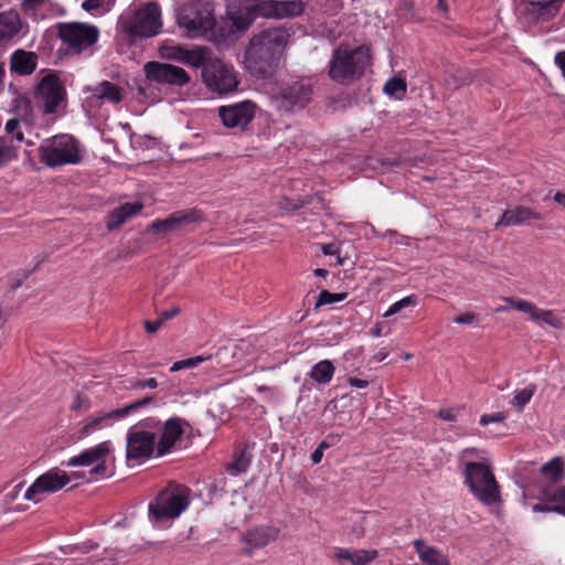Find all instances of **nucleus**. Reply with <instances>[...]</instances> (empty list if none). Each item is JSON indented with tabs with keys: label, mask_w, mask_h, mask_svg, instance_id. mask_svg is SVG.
<instances>
[{
	"label": "nucleus",
	"mask_w": 565,
	"mask_h": 565,
	"mask_svg": "<svg viewBox=\"0 0 565 565\" xmlns=\"http://www.w3.org/2000/svg\"><path fill=\"white\" fill-rule=\"evenodd\" d=\"M65 95V88L55 74L45 75L35 88V98L43 114H54Z\"/></svg>",
	"instance_id": "nucleus-14"
},
{
	"label": "nucleus",
	"mask_w": 565,
	"mask_h": 565,
	"mask_svg": "<svg viewBox=\"0 0 565 565\" xmlns=\"http://www.w3.org/2000/svg\"><path fill=\"white\" fill-rule=\"evenodd\" d=\"M158 386V382L153 377L145 379V380H135L131 382V388L134 390H145V388H156Z\"/></svg>",
	"instance_id": "nucleus-49"
},
{
	"label": "nucleus",
	"mask_w": 565,
	"mask_h": 565,
	"mask_svg": "<svg viewBox=\"0 0 565 565\" xmlns=\"http://www.w3.org/2000/svg\"><path fill=\"white\" fill-rule=\"evenodd\" d=\"M371 65L370 49L360 45L353 50L339 46L333 50L329 62V77L342 85L360 79Z\"/></svg>",
	"instance_id": "nucleus-4"
},
{
	"label": "nucleus",
	"mask_w": 565,
	"mask_h": 565,
	"mask_svg": "<svg viewBox=\"0 0 565 565\" xmlns=\"http://www.w3.org/2000/svg\"><path fill=\"white\" fill-rule=\"evenodd\" d=\"M214 4L210 0H192L178 13V24L186 29L191 38L211 31L215 25Z\"/></svg>",
	"instance_id": "nucleus-8"
},
{
	"label": "nucleus",
	"mask_w": 565,
	"mask_h": 565,
	"mask_svg": "<svg viewBox=\"0 0 565 565\" xmlns=\"http://www.w3.org/2000/svg\"><path fill=\"white\" fill-rule=\"evenodd\" d=\"M478 451L476 448H466L459 455V459L463 463L465 484L478 501L484 505H492L500 500V487L491 471L490 463L486 459L481 461L465 460Z\"/></svg>",
	"instance_id": "nucleus-3"
},
{
	"label": "nucleus",
	"mask_w": 565,
	"mask_h": 565,
	"mask_svg": "<svg viewBox=\"0 0 565 565\" xmlns=\"http://www.w3.org/2000/svg\"><path fill=\"white\" fill-rule=\"evenodd\" d=\"M249 459L244 455V454H241L234 462H232L228 467H227V470L230 472V475L232 476H236V475H239L242 472H245L249 466Z\"/></svg>",
	"instance_id": "nucleus-42"
},
{
	"label": "nucleus",
	"mask_w": 565,
	"mask_h": 565,
	"mask_svg": "<svg viewBox=\"0 0 565 565\" xmlns=\"http://www.w3.org/2000/svg\"><path fill=\"white\" fill-rule=\"evenodd\" d=\"M22 487H23L22 482H20L18 484H15L14 487H12V489L6 493L7 501L14 500L19 495Z\"/></svg>",
	"instance_id": "nucleus-56"
},
{
	"label": "nucleus",
	"mask_w": 565,
	"mask_h": 565,
	"mask_svg": "<svg viewBox=\"0 0 565 565\" xmlns=\"http://www.w3.org/2000/svg\"><path fill=\"white\" fill-rule=\"evenodd\" d=\"M328 274H329V271L327 269H324V268H317L315 270V275L318 276V277L324 278V277L328 276Z\"/></svg>",
	"instance_id": "nucleus-63"
},
{
	"label": "nucleus",
	"mask_w": 565,
	"mask_h": 565,
	"mask_svg": "<svg viewBox=\"0 0 565 565\" xmlns=\"http://www.w3.org/2000/svg\"><path fill=\"white\" fill-rule=\"evenodd\" d=\"M505 419V416L502 413L495 414H484L480 417V425L487 426L493 423H502Z\"/></svg>",
	"instance_id": "nucleus-50"
},
{
	"label": "nucleus",
	"mask_w": 565,
	"mask_h": 565,
	"mask_svg": "<svg viewBox=\"0 0 565 565\" xmlns=\"http://www.w3.org/2000/svg\"><path fill=\"white\" fill-rule=\"evenodd\" d=\"M279 533V527L271 524H263L249 529L242 537V542L246 545L244 554L252 556L255 550L263 548L276 541Z\"/></svg>",
	"instance_id": "nucleus-21"
},
{
	"label": "nucleus",
	"mask_w": 565,
	"mask_h": 565,
	"mask_svg": "<svg viewBox=\"0 0 565 565\" xmlns=\"http://www.w3.org/2000/svg\"><path fill=\"white\" fill-rule=\"evenodd\" d=\"M540 218V214L535 213L530 207L516 206L514 209L507 210L495 223V227L523 225L530 220Z\"/></svg>",
	"instance_id": "nucleus-24"
},
{
	"label": "nucleus",
	"mask_w": 565,
	"mask_h": 565,
	"mask_svg": "<svg viewBox=\"0 0 565 565\" xmlns=\"http://www.w3.org/2000/svg\"><path fill=\"white\" fill-rule=\"evenodd\" d=\"M553 512L565 515V487H559L548 494Z\"/></svg>",
	"instance_id": "nucleus-36"
},
{
	"label": "nucleus",
	"mask_w": 565,
	"mask_h": 565,
	"mask_svg": "<svg viewBox=\"0 0 565 565\" xmlns=\"http://www.w3.org/2000/svg\"><path fill=\"white\" fill-rule=\"evenodd\" d=\"M179 313L178 308H172L170 310H166L161 312V317L159 319H163V321L169 320L173 317H175Z\"/></svg>",
	"instance_id": "nucleus-59"
},
{
	"label": "nucleus",
	"mask_w": 565,
	"mask_h": 565,
	"mask_svg": "<svg viewBox=\"0 0 565 565\" xmlns=\"http://www.w3.org/2000/svg\"><path fill=\"white\" fill-rule=\"evenodd\" d=\"M30 33L29 22L14 9L0 12V46L24 39Z\"/></svg>",
	"instance_id": "nucleus-18"
},
{
	"label": "nucleus",
	"mask_w": 565,
	"mask_h": 565,
	"mask_svg": "<svg viewBox=\"0 0 565 565\" xmlns=\"http://www.w3.org/2000/svg\"><path fill=\"white\" fill-rule=\"evenodd\" d=\"M551 508H552V505L547 501V503H545V504H541V503L534 504L532 510H533V512H553V510Z\"/></svg>",
	"instance_id": "nucleus-58"
},
{
	"label": "nucleus",
	"mask_w": 565,
	"mask_h": 565,
	"mask_svg": "<svg viewBox=\"0 0 565 565\" xmlns=\"http://www.w3.org/2000/svg\"><path fill=\"white\" fill-rule=\"evenodd\" d=\"M147 79L158 84H168L172 86H185L190 83L189 74L180 66L161 62H148L145 64Z\"/></svg>",
	"instance_id": "nucleus-16"
},
{
	"label": "nucleus",
	"mask_w": 565,
	"mask_h": 565,
	"mask_svg": "<svg viewBox=\"0 0 565 565\" xmlns=\"http://www.w3.org/2000/svg\"><path fill=\"white\" fill-rule=\"evenodd\" d=\"M290 33L284 26L267 28L255 33L244 52V65L256 78H268L280 64Z\"/></svg>",
	"instance_id": "nucleus-1"
},
{
	"label": "nucleus",
	"mask_w": 565,
	"mask_h": 565,
	"mask_svg": "<svg viewBox=\"0 0 565 565\" xmlns=\"http://www.w3.org/2000/svg\"><path fill=\"white\" fill-rule=\"evenodd\" d=\"M174 214L180 228L190 224L202 223L205 220L203 212L196 207L179 210Z\"/></svg>",
	"instance_id": "nucleus-31"
},
{
	"label": "nucleus",
	"mask_w": 565,
	"mask_h": 565,
	"mask_svg": "<svg viewBox=\"0 0 565 565\" xmlns=\"http://www.w3.org/2000/svg\"><path fill=\"white\" fill-rule=\"evenodd\" d=\"M312 98L309 79H300L284 85L279 93L280 107L287 111L303 109Z\"/></svg>",
	"instance_id": "nucleus-17"
},
{
	"label": "nucleus",
	"mask_w": 565,
	"mask_h": 565,
	"mask_svg": "<svg viewBox=\"0 0 565 565\" xmlns=\"http://www.w3.org/2000/svg\"><path fill=\"white\" fill-rule=\"evenodd\" d=\"M191 490L180 483L169 482L148 505L153 524L178 519L190 505Z\"/></svg>",
	"instance_id": "nucleus-5"
},
{
	"label": "nucleus",
	"mask_w": 565,
	"mask_h": 565,
	"mask_svg": "<svg viewBox=\"0 0 565 565\" xmlns=\"http://www.w3.org/2000/svg\"><path fill=\"white\" fill-rule=\"evenodd\" d=\"M211 359V355H198L184 360H180L174 362L171 367L170 372H178L185 369H192L200 365L202 362H205Z\"/></svg>",
	"instance_id": "nucleus-37"
},
{
	"label": "nucleus",
	"mask_w": 565,
	"mask_h": 565,
	"mask_svg": "<svg viewBox=\"0 0 565 565\" xmlns=\"http://www.w3.org/2000/svg\"><path fill=\"white\" fill-rule=\"evenodd\" d=\"M323 458V454L320 451V449L316 448L315 451L311 454V460L315 465L321 462Z\"/></svg>",
	"instance_id": "nucleus-61"
},
{
	"label": "nucleus",
	"mask_w": 565,
	"mask_h": 565,
	"mask_svg": "<svg viewBox=\"0 0 565 565\" xmlns=\"http://www.w3.org/2000/svg\"><path fill=\"white\" fill-rule=\"evenodd\" d=\"M113 452L111 441L106 440L94 447L87 448L68 460L63 461L66 467H88L89 473L94 476H107V461Z\"/></svg>",
	"instance_id": "nucleus-11"
},
{
	"label": "nucleus",
	"mask_w": 565,
	"mask_h": 565,
	"mask_svg": "<svg viewBox=\"0 0 565 565\" xmlns=\"http://www.w3.org/2000/svg\"><path fill=\"white\" fill-rule=\"evenodd\" d=\"M256 105L250 100H244L218 108L223 124L230 128L244 129L254 118Z\"/></svg>",
	"instance_id": "nucleus-20"
},
{
	"label": "nucleus",
	"mask_w": 565,
	"mask_h": 565,
	"mask_svg": "<svg viewBox=\"0 0 565 565\" xmlns=\"http://www.w3.org/2000/svg\"><path fill=\"white\" fill-rule=\"evenodd\" d=\"M142 207L143 205L140 202L125 203L118 206V209L121 211L126 220L139 213L142 210Z\"/></svg>",
	"instance_id": "nucleus-47"
},
{
	"label": "nucleus",
	"mask_w": 565,
	"mask_h": 565,
	"mask_svg": "<svg viewBox=\"0 0 565 565\" xmlns=\"http://www.w3.org/2000/svg\"><path fill=\"white\" fill-rule=\"evenodd\" d=\"M554 201L562 205L565 209V193L564 192H556L554 194Z\"/></svg>",
	"instance_id": "nucleus-62"
},
{
	"label": "nucleus",
	"mask_w": 565,
	"mask_h": 565,
	"mask_svg": "<svg viewBox=\"0 0 565 565\" xmlns=\"http://www.w3.org/2000/svg\"><path fill=\"white\" fill-rule=\"evenodd\" d=\"M457 411L454 408L439 411V417L446 422H454L457 418Z\"/></svg>",
	"instance_id": "nucleus-54"
},
{
	"label": "nucleus",
	"mask_w": 565,
	"mask_h": 565,
	"mask_svg": "<svg viewBox=\"0 0 565 565\" xmlns=\"http://www.w3.org/2000/svg\"><path fill=\"white\" fill-rule=\"evenodd\" d=\"M163 323V319H157L153 321H146L145 329L148 333L157 332Z\"/></svg>",
	"instance_id": "nucleus-55"
},
{
	"label": "nucleus",
	"mask_w": 565,
	"mask_h": 565,
	"mask_svg": "<svg viewBox=\"0 0 565 565\" xmlns=\"http://www.w3.org/2000/svg\"><path fill=\"white\" fill-rule=\"evenodd\" d=\"M348 297L347 292H330L328 290H322L319 294V298L317 301V307L324 306V305H332L335 302L343 301Z\"/></svg>",
	"instance_id": "nucleus-39"
},
{
	"label": "nucleus",
	"mask_w": 565,
	"mask_h": 565,
	"mask_svg": "<svg viewBox=\"0 0 565 565\" xmlns=\"http://www.w3.org/2000/svg\"><path fill=\"white\" fill-rule=\"evenodd\" d=\"M414 548L419 559L426 565H450L447 556L440 550L426 544L423 540H415Z\"/></svg>",
	"instance_id": "nucleus-27"
},
{
	"label": "nucleus",
	"mask_w": 565,
	"mask_h": 565,
	"mask_svg": "<svg viewBox=\"0 0 565 565\" xmlns=\"http://www.w3.org/2000/svg\"><path fill=\"white\" fill-rule=\"evenodd\" d=\"M158 427V419L146 418L131 426L126 435L127 460L142 461L149 459L154 450L156 433L152 428Z\"/></svg>",
	"instance_id": "nucleus-7"
},
{
	"label": "nucleus",
	"mask_w": 565,
	"mask_h": 565,
	"mask_svg": "<svg viewBox=\"0 0 565 565\" xmlns=\"http://www.w3.org/2000/svg\"><path fill=\"white\" fill-rule=\"evenodd\" d=\"M153 397L148 396L132 402L125 407L116 408L109 412H98L84 420L82 431L84 435H90L96 430L111 426L115 422L121 420L141 407L152 403Z\"/></svg>",
	"instance_id": "nucleus-13"
},
{
	"label": "nucleus",
	"mask_w": 565,
	"mask_h": 565,
	"mask_svg": "<svg viewBox=\"0 0 565 565\" xmlns=\"http://www.w3.org/2000/svg\"><path fill=\"white\" fill-rule=\"evenodd\" d=\"M505 301L510 305L511 308L527 313L531 321L537 323L540 308L534 303L520 298H507Z\"/></svg>",
	"instance_id": "nucleus-32"
},
{
	"label": "nucleus",
	"mask_w": 565,
	"mask_h": 565,
	"mask_svg": "<svg viewBox=\"0 0 565 565\" xmlns=\"http://www.w3.org/2000/svg\"><path fill=\"white\" fill-rule=\"evenodd\" d=\"M477 316L472 312H467L463 315H460L454 319V321L458 324H471L475 322Z\"/></svg>",
	"instance_id": "nucleus-52"
},
{
	"label": "nucleus",
	"mask_w": 565,
	"mask_h": 565,
	"mask_svg": "<svg viewBox=\"0 0 565 565\" xmlns=\"http://www.w3.org/2000/svg\"><path fill=\"white\" fill-rule=\"evenodd\" d=\"M537 326H548L554 329H561L563 326L562 319L553 310L541 309L539 312Z\"/></svg>",
	"instance_id": "nucleus-35"
},
{
	"label": "nucleus",
	"mask_w": 565,
	"mask_h": 565,
	"mask_svg": "<svg viewBox=\"0 0 565 565\" xmlns=\"http://www.w3.org/2000/svg\"><path fill=\"white\" fill-rule=\"evenodd\" d=\"M94 95L109 103L118 104L122 99V89L109 81H103L94 89Z\"/></svg>",
	"instance_id": "nucleus-29"
},
{
	"label": "nucleus",
	"mask_w": 565,
	"mask_h": 565,
	"mask_svg": "<svg viewBox=\"0 0 565 565\" xmlns=\"http://www.w3.org/2000/svg\"><path fill=\"white\" fill-rule=\"evenodd\" d=\"M563 2L564 0H548L543 3H539L540 13L554 15L559 11Z\"/></svg>",
	"instance_id": "nucleus-45"
},
{
	"label": "nucleus",
	"mask_w": 565,
	"mask_h": 565,
	"mask_svg": "<svg viewBox=\"0 0 565 565\" xmlns=\"http://www.w3.org/2000/svg\"><path fill=\"white\" fill-rule=\"evenodd\" d=\"M407 92V84L405 78L401 77H391L388 78L384 86L383 93L391 97H396L401 99Z\"/></svg>",
	"instance_id": "nucleus-34"
},
{
	"label": "nucleus",
	"mask_w": 565,
	"mask_h": 565,
	"mask_svg": "<svg viewBox=\"0 0 565 565\" xmlns=\"http://www.w3.org/2000/svg\"><path fill=\"white\" fill-rule=\"evenodd\" d=\"M38 61L35 52L19 49L10 56V71L20 76L31 75L36 70Z\"/></svg>",
	"instance_id": "nucleus-22"
},
{
	"label": "nucleus",
	"mask_w": 565,
	"mask_h": 565,
	"mask_svg": "<svg viewBox=\"0 0 565 565\" xmlns=\"http://www.w3.org/2000/svg\"><path fill=\"white\" fill-rule=\"evenodd\" d=\"M335 372V367L330 360H322L316 363L310 372L309 377L318 384H328Z\"/></svg>",
	"instance_id": "nucleus-28"
},
{
	"label": "nucleus",
	"mask_w": 565,
	"mask_h": 565,
	"mask_svg": "<svg viewBox=\"0 0 565 565\" xmlns=\"http://www.w3.org/2000/svg\"><path fill=\"white\" fill-rule=\"evenodd\" d=\"M17 156V149L12 143H0V167L11 161Z\"/></svg>",
	"instance_id": "nucleus-46"
},
{
	"label": "nucleus",
	"mask_w": 565,
	"mask_h": 565,
	"mask_svg": "<svg viewBox=\"0 0 565 565\" xmlns=\"http://www.w3.org/2000/svg\"><path fill=\"white\" fill-rule=\"evenodd\" d=\"M554 63L561 70L563 77L565 78V50L559 51L554 56Z\"/></svg>",
	"instance_id": "nucleus-53"
},
{
	"label": "nucleus",
	"mask_w": 565,
	"mask_h": 565,
	"mask_svg": "<svg viewBox=\"0 0 565 565\" xmlns=\"http://www.w3.org/2000/svg\"><path fill=\"white\" fill-rule=\"evenodd\" d=\"M20 120L18 118L9 119L6 124L8 134H14L17 141H24L23 132L19 130Z\"/></svg>",
	"instance_id": "nucleus-48"
},
{
	"label": "nucleus",
	"mask_w": 565,
	"mask_h": 565,
	"mask_svg": "<svg viewBox=\"0 0 565 565\" xmlns=\"http://www.w3.org/2000/svg\"><path fill=\"white\" fill-rule=\"evenodd\" d=\"M340 440V435H329L326 440H322L318 445V449L323 454L324 450L329 449Z\"/></svg>",
	"instance_id": "nucleus-51"
},
{
	"label": "nucleus",
	"mask_w": 565,
	"mask_h": 565,
	"mask_svg": "<svg viewBox=\"0 0 565 565\" xmlns=\"http://www.w3.org/2000/svg\"><path fill=\"white\" fill-rule=\"evenodd\" d=\"M167 57L180 61L184 64L201 67L203 70L204 64L207 62L206 53L207 50L202 46H196L192 50H188L181 46H173L169 49Z\"/></svg>",
	"instance_id": "nucleus-23"
},
{
	"label": "nucleus",
	"mask_w": 565,
	"mask_h": 565,
	"mask_svg": "<svg viewBox=\"0 0 565 565\" xmlns=\"http://www.w3.org/2000/svg\"><path fill=\"white\" fill-rule=\"evenodd\" d=\"M126 217L121 213V211L116 207L111 211V213L108 215L106 221V226L109 231L118 228L121 224L126 222Z\"/></svg>",
	"instance_id": "nucleus-43"
},
{
	"label": "nucleus",
	"mask_w": 565,
	"mask_h": 565,
	"mask_svg": "<svg viewBox=\"0 0 565 565\" xmlns=\"http://www.w3.org/2000/svg\"><path fill=\"white\" fill-rule=\"evenodd\" d=\"M178 230H180V226L178 224V220L175 217L174 212L171 213L168 217H166L163 220H160V218L154 220L149 225V231H151L153 233L168 234V233L175 232Z\"/></svg>",
	"instance_id": "nucleus-33"
},
{
	"label": "nucleus",
	"mask_w": 565,
	"mask_h": 565,
	"mask_svg": "<svg viewBox=\"0 0 565 565\" xmlns=\"http://www.w3.org/2000/svg\"><path fill=\"white\" fill-rule=\"evenodd\" d=\"M39 154L41 161L51 168L76 164L82 160L77 143H42Z\"/></svg>",
	"instance_id": "nucleus-15"
},
{
	"label": "nucleus",
	"mask_w": 565,
	"mask_h": 565,
	"mask_svg": "<svg viewBox=\"0 0 565 565\" xmlns=\"http://www.w3.org/2000/svg\"><path fill=\"white\" fill-rule=\"evenodd\" d=\"M21 6L24 13L35 21L54 17L56 13V4L52 0H23Z\"/></svg>",
	"instance_id": "nucleus-25"
},
{
	"label": "nucleus",
	"mask_w": 565,
	"mask_h": 565,
	"mask_svg": "<svg viewBox=\"0 0 565 565\" xmlns=\"http://www.w3.org/2000/svg\"><path fill=\"white\" fill-rule=\"evenodd\" d=\"M182 424L183 420L178 417L170 418L164 423L158 420V427L152 428L156 434H160L158 441H156L158 456L161 457L170 454L177 443L181 441V437L184 433Z\"/></svg>",
	"instance_id": "nucleus-19"
},
{
	"label": "nucleus",
	"mask_w": 565,
	"mask_h": 565,
	"mask_svg": "<svg viewBox=\"0 0 565 565\" xmlns=\"http://www.w3.org/2000/svg\"><path fill=\"white\" fill-rule=\"evenodd\" d=\"M544 478L551 481H559L564 477V463L559 457H554L541 468Z\"/></svg>",
	"instance_id": "nucleus-30"
},
{
	"label": "nucleus",
	"mask_w": 565,
	"mask_h": 565,
	"mask_svg": "<svg viewBox=\"0 0 565 565\" xmlns=\"http://www.w3.org/2000/svg\"><path fill=\"white\" fill-rule=\"evenodd\" d=\"M535 392L534 386H529L523 390L516 391L512 399V405L519 408H523L532 398Z\"/></svg>",
	"instance_id": "nucleus-40"
},
{
	"label": "nucleus",
	"mask_w": 565,
	"mask_h": 565,
	"mask_svg": "<svg viewBox=\"0 0 565 565\" xmlns=\"http://www.w3.org/2000/svg\"><path fill=\"white\" fill-rule=\"evenodd\" d=\"M414 305H415V296H406L403 299L391 305L390 308L385 311L384 317L385 318L392 317V316L398 313L399 311H402L404 308H407V307L414 306Z\"/></svg>",
	"instance_id": "nucleus-41"
},
{
	"label": "nucleus",
	"mask_w": 565,
	"mask_h": 565,
	"mask_svg": "<svg viewBox=\"0 0 565 565\" xmlns=\"http://www.w3.org/2000/svg\"><path fill=\"white\" fill-rule=\"evenodd\" d=\"M376 555V551L334 548V556L341 565H367Z\"/></svg>",
	"instance_id": "nucleus-26"
},
{
	"label": "nucleus",
	"mask_w": 565,
	"mask_h": 565,
	"mask_svg": "<svg viewBox=\"0 0 565 565\" xmlns=\"http://www.w3.org/2000/svg\"><path fill=\"white\" fill-rule=\"evenodd\" d=\"M121 31L132 41L157 35L162 26L161 10L158 3H142L132 13L121 15Z\"/></svg>",
	"instance_id": "nucleus-6"
},
{
	"label": "nucleus",
	"mask_w": 565,
	"mask_h": 565,
	"mask_svg": "<svg viewBox=\"0 0 565 565\" xmlns=\"http://www.w3.org/2000/svg\"><path fill=\"white\" fill-rule=\"evenodd\" d=\"M114 3L115 0H85L82 7L88 12L95 10L102 14L109 11Z\"/></svg>",
	"instance_id": "nucleus-38"
},
{
	"label": "nucleus",
	"mask_w": 565,
	"mask_h": 565,
	"mask_svg": "<svg viewBox=\"0 0 565 565\" xmlns=\"http://www.w3.org/2000/svg\"><path fill=\"white\" fill-rule=\"evenodd\" d=\"M71 482V477L66 471L54 467L39 476L34 482L25 490L24 499L39 503L44 500L46 494L55 493Z\"/></svg>",
	"instance_id": "nucleus-12"
},
{
	"label": "nucleus",
	"mask_w": 565,
	"mask_h": 565,
	"mask_svg": "<svg viewBox=\"0 0 565 565\" xmlns=\"http://www.w3.org/2000/svg\"><path fill=\"white\" fill-rule=\"evenodd\" d=\"M81 407V397L79 395L76 396V402L75 404L73 405V408L74 409H78Z\"/></svg>",
	"instance_id": "nucleus-64"
},
{
	"label": "nucleus",
	"mask_w": 565,
	"mask_h": 565,
	"mask_svg": "<svg viewBox=\"0 0 565 565\" xmlns=\"http://www.w3.org/2000/svg\"><path fill=\"white\" fill-rule=\"evenodd\" d=\"M57 30L67 50L77 54L93 46L99 36L97 26L82 22L60 23Z\"/></svg>",
	"instance_id": "nucleus-10"
},
{
	"label": "nucleus",
	"mask_w": 565,
	"mask_h": 565,
	"mask_svg": "<svg viewBox=\"0 0 565 565\" xmlns=\"http://www.w3.org/2000/svg\"><path fill=\"white\" fill-rule=\"evenodd\" d=\"M303 12V4L297 0L290 1H252L226 0V14L235 31L244 32L249 29L258 17L289 18Z\"/></svg>",
	"instance_id": "nucleus-2"
},
{
	"label": "nucleus",
	"mask_w": 565,
	"mask_h": 565,
	"mask_svg": "<svg viewBox=\"0 0 565 565\" xmlns=\"http://www.w3.org/2000/svg\"><path fill=\"white\" fill-rule=\"evenodd\" d=\"M348 382H349L350 386L355 387V388H365L369 386L367 381L356 379V377H350Z\"/></svg>",
	"instance_id": "nucleus-57"
},
{
	"label": "nucleus",
	"mask_w": 565,
	"mask_h": 565,
	"mask_svg": "<svg viewBox=\"0 0 565 565\" xmlns=\"http://www.w3.org/2000/svg\"><path fill=\"white\" fill-rule=\"evenodd\" d=\"M202 82L206 88L220 96L237 90L239 79L234 66L221 58H209L202 70Z\"/></svg>",
	"instance_id": "nucleus-9"
},
{
	"label": "nucleus",
	"mask_w": 565,
	"mask_h": 565,
	"mask_svg": "<svg viewBox=\"0 0 565 565\" xmlns=\"http://www.w3.org/2000/svg\"><path fill=\"white\" fill-rule=\"evenodd\" d=\"M14 103L15 113L25 119L32 111L31 102L26 97L20 96Z\"/></svg>",
	"instance_id": "nucleus-44"
},
{
	"label": "nucleus",
	"mask_w": 565,
	"mask_h": 565,
	"mask_svg": "<svg viewBox=\"0 0 565 565\" xmlns=\"http://www.w3.org/2000/svg\"><path fill=\"white\" fill-rule=\"evenodd\" d=\"M322 253L324 255H335L338 254V248L334 244H327L322 247Z\"/></svg>",
	"instance_id": "nucleus-60"
}]
</instances>
